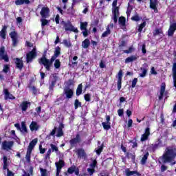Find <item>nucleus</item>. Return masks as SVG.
<instances>
[{
    "label": "nucleus",
    "mask_w": 176,
    "mask_h": 176,
    "mask_svg": "<svg viewBox=\"0 0 176 176\" xmlns=\"http://www.w3.org/2000/svg\"><path fill=\"white\" fill-rule=\"evenodd\" d=\"M63 135H64V131H63V130L61 129H58L56 133V137L58 138H60V137H63Z\"/></svg>",
    "instance_id": "bf43d9fd"
},
{
    "label": "nucleus",
    "mask_w": 176,
    "mask_h": 176,
    "mask_svg": "<svg viewBox=\"0 0 176 176\" xmlns=\"http://www.w3.org/2000/svg\"><path fill=\"white\" fill-rule=\"evenodd\" d=\"M157 8V0H150V9H156Z\"/></svg>",
    "instance_id": "e433bc0d"
},
{
    "label": "nucleus",
    "mask_w": 176,
    "mask_h": 176,
    "mask_svg": "<svg viewBox=\"0 0 176 176\" xmlns=\"http://www.w3.org/2000/svg\"><path fill=\"white\" fill-rule=\"evenodd\" d=\"M162 139H160V138H158L155 143V144L157 145V146H158V148H160V146H162Z\"/></svg>",
    "instance_id": "69168bd1"
},
{
    "label": "nucleus",
    "mask_w": 176,
    "mask_h": 176,
    "mask_svg": "<svg viewBox=\"0 0 176 176\" xmlns=\"http://www.w3.org/2000/svg\"><path fill=\"white\" fill-rule=\"evenodd\" d=\"M146 26V21H143V23H142L138 29V32H142V30L144 28H145V27Z\"/></svg>",
    "instance_id": "49530a36"
},
{
    "label": "nucleus",
    "mask_w": 176,
    "mask_h": 176,
    "mask_svg": "<svg viewBox=\"0 0 176 176\" xmlns=\"http://www.w3.org/2000/svg\"><path fill=\"white\" fill-rule=\"evenodd\" d=\"M60 24L63 25L65 31H72V32H75L76 34H78V32H79L78 28H75V27H74V25H72V23H71L70 21H67V22L62 21L60 22Z\"/></svg>",
    "instance_id": "39448f33"
},
{
    "label": "nucleus",
    "mask_w": 176,
    "mask_h": 176,
    "mask_svg": "<svg viewBox=\"0 0 176 176\" xmlns=\"http://www.w3.org/2000/svg\"><path fill=\"white\" fill-rule=\"evenodd\" d=\"M9 71H10V67H9V65H5L3 69V72H4V74H8Z\"/></svg>",
    "instance_id": "052dcab7"
},
{
    "label": "nucleus",
    "mask_w": 176,
    "mask_h": 176,
    "mask_svg": "<svg viewBox=\"0 0 176 176\" xmlns=\"http://www.w3.org/2000/svg\"><path fill=\"white\" fill-rule=\"evenodd\" d=\"M38 144V139H34L32 140L30 143L29 146H28L27 151L29 152H32L34 150V148H35V145Z\"/></svg>",
    "instance_id": "6ab92c4d"
},
{
    "label": "nucleus",
    "mask_w": 176,
    "mask_h": 176,
    "mask_svg": "<svg viewBox=\"0 0 176 176\" xmlns=\"http://www.w3.org/2000/svg\"><path fill=\"white\" fill-rule=\"evenodd\" d=\"M90 167L91 168H96V167H97V160H94L92 163L90 164Z\"/></svg>",
    "instance_id": "774afa93"
},
{
    "label": "nucleus",
    "mask_w": 176,
    "mask_h": 176,
    "mask_svg": "<svg viewBox=\"0 0 176 176\" xmlns=\"http://www.w3.org/2000/svg\"><path fill=\"white\" fill-rule=\"evenodd\" d=\"M102 151H104V143H102L100 146L95 149V151L96 152L98 156H100V155H101Z\"/></svg>",
    "instance_id": "c9c22d12"
},
{
    "label": "nucleus",
    "mask_w": 176,
    "mask_h": 176,
    "mask_svg": "<svg viewBox=\"0 0 176 176\" xmlns=\"http://www.w3.org/2000/svg\"><path fill=\"white\" fill-rule=\"evenodd\" d=\"M76 155L78 159H86L87 155L86 154V151L83 148H78L76 151Z\"/></svg>",
    "instance_id": "a211bd4d"
},
{
    "label": "nucleus",
    "mask_w": 176,
    "mask_h": 176,
    "mask_svg": "<svg viewBox=\"0 0 176 176\" xmlns=\"http://www.w3.org/2000/svg\"><path fill=\"white\" fill-rule=\"evenodd\" d=\"M58 79V77L57 76H54L52 80L51 81V83L49 86V90L51 91H53L54 90V87L56 86V83H57V80Z\"/></svg>",
    "instance_id": "4be33fe9"
},
{
    "label": "nucleus",
    "mask_w": 176,
    "mask_h": 176,
    "mask_svg": "<svg viewBox=\"0 0 176 176\" xmlns=\"http://www.w3.org/2000/svg\"><path fill=\"white\" fill-rule=\"evenodd\" d=\"M149 135H151V128L146 127L145 129L144 133H143L141 136V142L146 141L149 138Z\"/></svg>",
    "instance_id": "9b49d317"
},
{
    "label": "nucleus",
    "mask_w": 176,
    "mask_h": 176,
    "mask_svg": "<svg viewBox=\"0 0 176 176\" xmlns=\"http://www.w3.org/2000/svg\"><path fill=\"white\" fill-rule=\"evenodd\" d=\"M176 31V23H172L168 30V36H173L174 32Z\"/></svg>",
    "instance_id": "aec40b11"
},
{
    "label": "nucleus",
    "mask_w": 176,
    "mask_h": 176,
    "mask_svg": "<svg viewBox=\"0 0 176 176\" xmlns=\"http://www.w3.org/2000/svg\"><path fill=\"white\" fill-rule=\"evenodd\" d=\"M50 146L51 147V151L52 152H56V153L58 152V147H57V146H56L55 144H50Z\"/></svg>",
    "instance_id": "603ef678"
},
{
    "label": "nucleus",
    "mask_w": 176,
    "mask_h": 176,
    "mask_svg": "<svg viewBox=\"0 0 176 176\" xmlns=\"http://www.w3.org/2000/svg\"><path fill=\"white\" fill-rule=\"evenodd\" d=\"M78 108H82V102L79 100L76 99L74 100V109H78Z\"/></svg>",
    "instance_id": "79ce46f5"
},
{
    "label": "nucleus",
    "mask_w": 176,
    "mask_h": 176,
    "mask_svg": "<svg viewBox=\"0 0 176 176\" xmlns=\"http://www.w3.org/2000/svg\"><path fill=\"white\" fill-rule=\"evenodd\" d=\"M89 46H90V40L85 38V41L82 42V47L83 49H88Z\"/></svg>",
    "instance_id": "7c9ffc66"
},
{
    "label": "nucleus",
    "mask_w": 176,
    "mask_h": 176,
    "mask_svg": "<svg viewBox=\"0 0 176 176\" xmlns=\"http://www.w3.org/2000/svg\"><path fill=\"white\" fill-rule=\"evenodd\" d=\"M143 67H144L140 68L141 71H142V72L141 74H140V76L141 78H145V76H146V74L148 72V69H146V68H148V64L144 63L143 65Z\"/></svg>",
    "instance_id": "b1692460"
},
{
    "label": "nucleus",
    "mask_w": 176,
    "mask_h": 176,
    "mask_svg": "<svg viewBox=\"0 0 176 176\" xmlns=\"http://www.w3.org/2000/svg\"><path fill=\"white\" fill-rule=\"evenodd\" d=\"M87 22H80V28L81 31H83L85 30H87Z\"/></svg>",
    "instance_id": "8fccbe9b"
},
{
    "label": "nucleus",
    "mask_w": 176,
    "mask_h": 176,
    "mask_svg": "<svg viewBox=\"0 0 176 176\" xmlns=\"http://www.w3.org/2000/svg\"><path fill=\"white\" fill-rule=\"evenodd\" d=\"M125 174H126V176H131V175H134V174H135L137 176L141 175V174L138 173V171L137 170L131 171L129 168L125 169Z\"/></svg>",
    "instance_id": "bb28decb"
},
{
    "label": "nucleus",
    "mask_w": 176,
    "mask_h": 176,
    "mask_svg": "<svg viewBox=\"0 0 176 176\" xmlns=\"http://www.w3.org/2000/svg\"><path fill=\"white\" fill-rule=\"evenodd\" d=\"M118 24L122 30H126V18L124 16H120L118 19Z\"/></svg>",
    "instance_id": "412c9836"
},
{
    "label": "nucleus",
    "mask_w": 176,
    "mask_h": 176,
    "mask_svg": "<svg viewBox=\"0 0 176 176\" xmlns=\"http://www.w3.org/2000/svg\"><path fill=\"white\" fill-rule=\"evenodd\" d=\"M54 65L56 69H58V68L61 67V62H60V59H56Z\"/></svg>",
    "instance_id": "de8ad7c7"
},
{
    "label": "nucleus",
    "mask_w": 176,
    "mask_h": 176,
    "mask_svg": "<svg viewBox=\"0 0 176 176\" xmlns=\"http://www.w3.org/2000/svg\"><path fill=\"white\" fill-rule=\"evenodd\" d=\"M126 159H131V161L134 163L135 162V153H131L126 152Z\"/></svg>",
    "instance_id": "2f4dec72"
},
{
    "label": "nucleus",
    "mask_w": 176,
    "mask_h": 176,
    "mask_svg": "<svg viewBox=\"0 0 176 176\" xmlns=\"http://www.w3.org/2000/svg\"><path fill=\"white\" fill-rule=\"evenodd\" d=\"M2 60H3L5 63H9V56H8V53H6L5 46L0 47V61Z\"/></svg>",
    "instance_id": "6e6552de"
},
{
    "label": "nucleus",
    "mask_w": 176,
    "mask_h": 176,
    "mask_svg": "<svg viewBox=\"0 0 176 176\" xmlns=\"http://www.w3.org/2000/svg\"><path fill=\"white\" fill-rule=\"evenodd\" d=\"M118 0H114L112 3L113 10L111 16L112 20L113 21L114 24H118V19H119V15L120 14L119 12V7L117 6Z\"/></svg>",
    "instance_id": "7ed1b4c3"
},
{
    "label": "nucleus",
    "mask_w": 176,
    "mask_h": 176,
    "mask_svg": "<svg viewBox=\"0 0 176 176\" xmlns=\"http://www.w3.org/2000/svg\"><path fill=\"white\" fill-rule=\"evenodd\" d=\"M82 142V138H80V135L78 133L76 135V138H72L69 140L70 144V149L72 148H75L78 144H80Z\"/></svg>",
    "instance_id": "0eeeda50"
},
{
    "label": "nucleus",
    "mask_w": 176,
    "mask_h": 176,
    "mask_svg": "<svg viewBox=\"0 0 176 176\" xmlns=\"http://www.w3.org/2000/svg\"><path fill=\"white\" fill-rule=\"evenodd\" d=\"M82 89H83V85L82 84L78 85L76 91V95L77 96H79L80 94H82Z\"/></svg>",
    "instance_id": "4c0bfd02"
},
{
    "label": "nucleus",
    "mask_w": 176,
    "mask_h": 176,
    "mask_svg": "<svg viewBox=\"0 0 176 176\" xmlns=\"http://www.w3.org/2000/svg\"><path fill=\"white\" fill-rule=\"evenodd\" d=\"M8 32V26H3L1 30L0 31V38L3 39H6V34Z\"/></svg>",
    "instance_id": "a878e982"
},
{
    "label": "nucleus",
    "mask_w": 176,
    "mask_h": 176,
    "mask_svg": "<svg viewBox=\"0 0 176 176\" xmlns=\"http://www.w3.org/2000/svg\"><path fill=\"white\" fill-rule=\"evenodd\" d=\"M56 58L54 56H52L50 60L47 59L45 54H43V56L38 59L39 64H42L45 67L47 71H50V67L53 65V63L56 61Z\"/></svg>",
    "instance_id": "f03ea898"
},
{
    "label": "nucleus",
    "mask_w": 176,
    "mask_h": 176,
    "mask_svg": "<svg viewBox=\"0 0 176 176\" xmlns=\"http://www.w3.org/2000/svg\"><path fill=\"white\" fill-rule=\"evenodd\" d=\"M160 34H163L162 29H155L153 32V36H157V35H160Z\"/></svg>",
    "instance_id": "09e8293b"
},
{
    "label": "nucleus",
    "mask_w": 176,
    "mask_h": 176,
    "mask_svg": "<svg viewBox=\"0 0 176 176\" xmlns=\"http://www.w3.org/2000/svg\"><path fill=\"white\" fill-rule=\"evenodd\" d=\"M172 74H173V86L176 89V63L175 62L173 65Z\"/></svg>",
    "instance_id": "5701e85b"
},
{
    "label": "nucleus",
    "mask_w": 176,
    "mask_h": 176,
    "mask_svg": "<svg viewBox=\"0 0 176 176\" xmlns=\"http://www.w3.org/2000/svg\"><path fill=\"white\" fill-rule=\"evenodd\" d=\"M57 131V127L54 126V128L52 129V131H51V133L47 135V138H48V140H50V137H56V133Z\"/></svg>",
    "instance_id": "a19ab883"
},
{
    "label": "nucleus",
    "mask_w": 176,
    "mask_h": 176,
    "mask_svg": "<svg viewBox=\"0 0 176 176\" xmlns=\"http://www.w3.org/2000/svg\"><path fill=\"white\" fill-rule=\"evenodd\" d=\"M84 98L87 102H90L91 101V96L90 94H87L84 96Z\"/></svg>",
    "instance_id": "338daca9"
},
{
    "label": "nucleus",
    "mask_w": 176,
    "mask_h": 176,
    "mask_svg": "<svg viewBox=\"0 0 176 176\" xmlns=\"http://www.w3.org/2000/svg\"><path fill=\"white\" fill-rule=\"evenodd\" d=\"M133 12V6H130V3H128V7L126 10V16H130Z\"/></svg>",
    "instance_id": "5fc2aeb1"
},
{
    "label": "nucleus",
    "mask_w": 176,
    "mask_h": 176,
    "mask_svg": "<svg viewBox=\"0 0 176 176\" xmlns=\"http://www.w3.org/2000/svg\"><path fill=\"white\" fill-rule=\"evenodd\" d=\"M63 45H65L66 47H71V46H72L71 41H68L67 39L63 40Z\"/></svg>",
    "instance_id": "13d9d810"
},
{
    "label": "nucleus",
    "mask_w": 176,
    "mask_h": 176,
    "mask_svg": "<svg viewBox=\"0 0 176 176\" xmlns=\"http://www.w3.org/2000/svg\"><path fill=\"white\" fill-rule=\"evenodd\" d=\"M29 89L32 90L33 96H37V94H39V91H41L39 89L36 88L35 86H29Z\"/></svg>",
    "instance_id": "c756f323"
},
{
    "label": "nucleus",
    "mask_w": 176,
    "mask_h": 176,
    "mask_svg": "<svg viewBox=\"0 0 176 176\" xmlns=\"http://www.w3.org/2000/svg\"><path fill=\"white\" fill-rule=\"evenodd\" d=\"M148 157H149V152H146L141 160V164H146V161L148 160Z\"/></svg>",
    "instance_id": "72a5a7b5"
},
{
    "label": "nucleus",
    "mask_w": 176,
    "mask_h": 176,
    "mask_svg": "<svg viewBox=\"0 0 176 176\" xmlns=\"http://www.w3.org/2000/svg\"><path fill=\"white\" fill-rule=\"evenodd\" d=\"M108 35H111V29H109V26H108L106 28V31H104L102 34L101 37L102 38H107V36H108Z\"/></svg>",
    "instance_id": "58836bf2"
},
{
    "label": "nucleus",
    "mask_w": 176,
    "mask_h": 176,
    "mask_svg": "<svg viewBox=\"0 0 176 176\" xmlns=\"http://www.w3.org/2000/svg\"><path fill=\"white\" fill-rule=\"evenodd\" d=\"M102 126L104 130H110L111 129V123H107L105 122H102Z\"/></svg>",
    "instance_id": "c03bdc74"
},
{
    "label": "nucleus",
    "mask_w": 176,
    "mask_h": 176,
    "mask_svg": "<svg viewBox=\"0 0 176 176\" xmlns=\"http://www.w3.org/2000/svg\"><path fill=\"white\" fill-rule=\"evenodd\" d=\"M13 145H14V142L4 140L1 144V148L3 151H12Z\"/></svg>",
    "instance_id": "1a4fd4ad"
},
{
    "label": "nucleus",
    "mask_w": 176,
    "mask_h": 176,
    "mask_svg": "<svg viewBox=\"0 0 176 176\" xmlns=\"http://www.w3.org/2000/svg\"><path fill=\"white\" fill-rule=\"evenodd\" d=\"M123 78V71L120 69L118 74V82H117V87L118 91H120V89H122V79Z\"/></svg>",
    "instance_id": "2eb2a0df"
},
{
    "label": "nucleus",
    "mask_w": 176,
    "mask_h": 176,
    "mask_svg": "<svg viewBox=\"0 0 176 176\" xmlns=\"http://www.w3.org/2000/svg\"><path fill=\"white\" fill-rule=\"evenodd\" d=\"M123 52L126 54H130V53H133V52H134V48L133 47V46H131L129 47V50H124Z\"/></svg>",
    "instance_id": "680f3d73"
},
{
    "label": "nucleus",
    "mask_w": 176,
    "mask_h": 176,
    "mask_svg": "<svg viewBox=\"0 0 176 176\" xmlns=\"http://www.w3.org/2000/svg\"><path fill=\"white\" fill-rule=\"evenodd\" d=\"M176 157V148H166L165 153L160 157V160L163 164L166 163H171L173 160L175 159Z\"/></svg>",
    "instance_id": "f257e3e1"
},
{
    "label": "nucleus",
    "mask_w": 176,
    "mask_h": 176,
    "mask_svg": "<svg viewBox=\"0 0 176 176\" xmlns=\"http://www.w3.org/2000/svg\"><path fill=\"white\" fill-rule=\"evenodd\" d=\"M3 170H8V166H9V164H8V157L3 156Z\"/></svg>",
    "instance_id": "ea45409f"
},
{
    "label": "nucleus",
    "mask_w": 176,
    "mask_h": 176,
    "mask_svg": "<svg viewBox=\"0 0 176 176\" xmlns=\"http://www.w3.org/2000/svg\"><path fill=\"white\" fill-rule=\"evenodd\" d=\"M50 13V9L47 7H43L40 12V14L43 19H47L49 17V14Z\"/></svg>",
    "instance_id": "4468645a"
},
{
    "label": "nucleus",
    "mask_w": 176,
    "mask_h": 176,
    "mask_svg": "<svg viewBox=\"0 0 176 176\" xmlns=\"http://www.w3.org/2000/svg\"><path fill=\"white\" fill-rule=\"evenodd\" d=\"M138 82V78H133V80H132V84H131L132 89H134V87H135V86H137Z\"/></svg>",
    "instance_id": "e2e57ef3"
},
{
    "label": "nucleus",
    "mask_w": 176,
    "mask_h": 176,
    "mask_svg": "<svg viewBox=\"0 0 176 176\" xmlns=\"http://www.w3.org/2000/svg\"><path fill=\"white\" fill-rule=\"evenodd\" d=\"M30 129L31 131H38V130H39V125L38 124V122L32 121L30 125Z\"/></svg>",
    "instance_id": "393cba45"
},
{
    "label": "nucleus",
    "mask_w": 176,
    "mask_h": 176,
    "mask_svg": "<svg viewBox=\"0 0 176 176\" xmlns=\"http://www.w3.org/2000/svg\"><path fill=\"white\" fill-rule=\"evenodd\" d=\"M41 176H47L49 172H47V169H44L43 168H40Z\"/></svg>",
    "instance_id": "864d4df0"
},
{
    "label": "nucleus",
    "mask_w": 176,
    "mask_h": 176,
    "mask_svg": "<svg viewBox=\"0 0 176 176\" xmlns=\"http://www.w3.org/2000/svg\"><path fill=\"white\" fill-rule=\"evenodd\" d=\"M83 0H72V6L70 7V9L72 10H74V8L75 7V5H76V3H80V2H82Z\"/></svg>",
    "instance_id": "3c124183"
},
{
    "label": "nucleus",
    "mask_w": 176,
    "mask_h": 176,
    "mask_svg": "<svg viewBox=\"0 0 176 176\" xmlns=\"http://www.w3.org/2000/svg\"><path fill=\"white\" fill-rule=\"evenodd\" d=\"M41 27H45V25H47L49 24V21L46 19V18H43L41 19Z\"/></svg>",
    "instance_id": "4d7b16f0"
},
{
    "label": "nucleus",
    "mask_w": 176,
    "mask_h": 176,
    "mask_svg": "<svg viewBox=\"0 0 176 176\" xmlns=\"http://www.w3.org/2000/svg\"><path fill=\"white\" fill-rule=\"evenodd\" d=\"M55 166H56V168L62 169L63 167H64V166H65V162L63 160H59V161L58 162L55 163Z\"/></svg>",
    "instance_id": "c85d7f7f"
},
{
    "label": "nucleus",
    "mask_w": 176,
    "mask_h": 176,
    "mask_svg": "<svg viewBox=\"0 0 176 176\" xmlns=\"http://www.w3.org/2000/svg\"><path fill=\"white\" fill-rule=\"evenodd\" d=\"M60 54H61V48H60V47L58 46L56 47L52 57L57 58V57H58V56H60Z\"/></svg>",
    "instance_id": "f704fd0d"
},
{
    "label": "nucleus",
    "mask_w": 176,
    "mask_h": 176,
    "mask_svg": "<svg viewBox=\"0 0 176 176\" xmlns=\"http://www.w3.org/2000/svg\"><path fill=\"white\" fill-rule=\"evenodd\" d=\"M135 60H137V56L132 55L129 57H127L125 59V63L126 64H129V63H133V61H135Z\"/></svg>",
    "instance_id": "473e14b6"
},
{
    "label": "nucleus",
    "mask_w": 176,
    "mask_h": 176,
    "mask_svg": "<svg viewBox=\"0 0 176 176\" xmlns=\"http://www.w3.org/2000/svg\"><path fill=\"white\" fill-rule=\"evenodd\" d=\"M131 20L132 21H140L141 19L140 18V16L138 15V14H136L135 16L131 17Z\"/></svg>",
    "instance_id": "0e129e2a"
},
{
    "label": "nucleus",
    "mask_w": 176,
    "mask_h": 176,
    "mask_svg": "<svg viewBox=\"0 0 176 176\" xmlns=\"http://www.w3.org/2000/svg\"><path fill=\"white\" fill-rule=\"evenodd\" d=\"M76 168V166L75 165L68 168L67 169L68 174H72L73 173H75Z\"/></svg>",
    "instance_id": "6e6d98bb"
},
{
    "label": "nucleus",
    "mask_w": 176,
    "mask_h": 176,
    "mask_svg": "<svg viewBox=\"0 0 176 176\" xmlns=\"http://www.w3.org/2000/svg\"><path fill=\"white\" fill-rule=\"evenodd\" d=\"M63 93L65 96V98L67 100H70V98H72L74 97V89L67 87L66 89H64Z\"/></svg>",
    "instance_id": "ddd939ff"
},
{
    "label": "nucleus",
    "mask_w": 176,
    "mask_h": 176,
    "mask_svg": "<svg viewBox=\"0 0 176 176\" xmlns=\"http://www.w3.org/2000/svg\"><path fill=\"white\" fill-rule=\"evenodd\" d=\"M14 64L16 65V68L21 71L23 68H24V62H23L22 58H14Z\"/></svg>",
    "instance_id": "f8f14e48"
},
{
    "label": "nucleus",
    "mask_w": 176,
    "mask_h": 176,
    "mask_svg": "<svg viewBox=\"0 0 176 176\" xmlns=\"http://www.w3.org/2000/svg\"><path fill=\"white\" fill-rule=\"evenodd\" d=\"M3 93L4 94V100H16V97L9 92V89H4Z\"/></svg>",
    "instance_id": "f3484780"
},
{
    "label": "nucleus",
    "mask_w": 176,
    "mask_h": 176,
    "mask_svg": "<svg viewBox=\"0 0 176 176\" xmlns=\"http://www.w3.org/2000/svg\"><path fill=\"white\" fill-rule=\"evenodd\" d=\"M22 133H28V130L27 129V125L25 122H21V129L20 130Z\"/></svg>",
    "instance_id": "37998d69"
},
{
    "label": "nucleus",
    "mask_w": 176,
    "mask_h": 176,
    "mask_svg": "<svg viewBox=\"0 0 176 176\" xmlns=\"http://www.w3.org/2000/svg\"><path fill=\"white\" fill-rule=\"evenodd\" d=\"M31 107V102L27 100H23L20 103L19 108L21 109L22 112H26L27 109H28Z\"/></svg>",
    "instance_id": "9d476101"
},
{
    "label": "nucleus",
    "mask_w": 176,
    "mask_h": 176,
    "mask_svg": "<svg viewBox=\"0 0 176 176\" xmlns=\"http://www.w3.org/2000/svg\"><path fill=\"white\" fill-rule=\"evenodd\" d=\"M30 5V0H16L15 1V5L16 6H21V5Z\"/></svg>",
    "instance_id": "cd10ccee"
},
{
    "label": "nucleus",
    "mask_w": 176,
    "mask_h": 176,
    "mask_svg": "<svg viewBox=\"0 0 176 176\" xmlns=\"http://www.w3.org/2000/svg\"><path fill=\"white\" fill-rule=\"evenodd\" d=\"M36 56H38V54L36 52V47H34L32 51L26 54V63L28 64L30 63H32L34 58H36Z\"/></svg>",
    "instance_id": "423d86ee"
},
{
    "label": "nucleus",
    "mask_w": 176,
    "mask_h": 176,
    "mask_svg": "<svg viewBox=\"0 0 176 176\" xmlns=\"http://www.w3.org/2000/svg\"><path fill=\"white\" fill-rule=\"evenodd\" d=\"M12 31L10 32L9 35L12 39L13 47H16L19 45V33L16 31V28L12 26Z\"/></svg>",
    "instance_id": "20e7f679"
},
{
    "label": "nucleus",
    "mask_w": 176,
    "mask_h": 176,
    "mask_svg": "<svg viewBox=\"0 0 176 176\" xmlns=\"http://www.w3.org/2000/svg\"><path fill=\"white\" fill-rule=\"evenodd\" d=\"M31 153H32V151H27L25 160L28 163H31Z\"/></svg>",
    "instance_id": "a18cd8bd"
},
{
    "label": "nucleus",
    "mask_w": 176,
    "mask_h": 176,
    "mask_svg": "<svg viewBox=\"0 0 176 176\" xmlns=\"http://www.w3.org/2000/svg\"><path fill=\"white\" fill-rule=\"evenodd\" d=\"M167 96V91H166V82H162L160 87V95L159 96V100H163V97Z\"/></svg>",
    "instance_id": "dca6fc26"
}]
</instances>
